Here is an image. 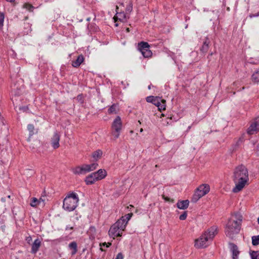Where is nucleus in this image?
<instances>
[{
    "label": "nucleus",
    "instance_id": "36",
    "mask_svg": "<svg viewBox=\"0 0 259 259\" xmlns=\"http://www.w3.org/2000/svg\"><path fill=\"white\" fill-rule=\"evenodd\" d=\"M132 215H133V213H128V214H126L124 217H123V219L125 220V223H126V224H127V222L131 219Z\"/></svg>",
    "mask_w": 259,
    "mask_h": 259
},
{
    "label": "nucleus",
    "instance_id": "54",
    "mask_svg": "<svg viewBox=\"0 0 259 259\" xmlns=\"http://www.w3.org/2000/svg\"><path fill=\"white\" fill-rule=\"evenodd\" d=\"M126 30L127 31H130L129 28H127Z\"/></svg>",
    "mask_w": 259,
    "mask_h": 259
},
{
    "label": "nucleus",
    "instance_id": "60",
    "mask_svg": "<svg viewBox=\"0 0 259 259\" xmlns=\"http://www.w3.org/2000/svg\"><path fill=\"white\" fill-rule=\"evenodd\" d=\"M227 10H228V11L229 10V7H228Z\"/></svg>",
    "mask_w": 259,
    "mask_h": 259
},
{
    "label": "nucleus",
    "instance_id": "17",
    "mask_svg": "<svg viewBox=\"0 0 259 259\" xmlns=\"http://www.w3.org/2000/svg\"><path fill=\"white\" fill-rule=\"evenodd\" d=\"M88 29L89 32H97L99 30V28L97 25L94 23L88 24Z\"/></svg>",
    "mask_w": 259,
    "mask_h": 259
},
{
    "label": "nucleus",
    "instance_id": "56",
    "mask_svg": "<svg viewBox=\"0 0 259 259\" xmlns=\"http://www.w3.org/2000/svg\"><path fill=\"white\" fill-rule=\"evenodd\" d=\"M87 20L88 21H90V18H88Z\"/></svg>",
    "mask_w": 259,
    "mask_h": 259
},
{
    "label": "nucleus",
    "instance_id": "9",
    "mask_svg": "<svg viewBox=\"0 0 259 259\" xmlns=\"http://www.w3.org/2000/svg\"><path fill=\"white\" fill-rule=\"evenodd\" d=\"M139 49L145 58H148L152 56V53L149 49V44L144 41L138 44Z\"/></svg>",
    "mask_w": 259,
    "mask_h": 259
},
{
    "label": "nucleus",
    "instance_id": "55",
    "mask_svg": "<svg viewBox=\"0 0 259 259\" xmlns=\"http://www.w3.org/2000/svg\"><path fill=\"white\" fill-rule=\"evenodd\" d=\"M148 89H149V90H150V89H151V85H150L148 86Z\"/></svg>",
    "mask_w": 259,
    "mask_h": 259
},
{
    "label": "nucleus",
    "instance_id": "35",
    "mask_svg": "<svg viewBox=\"0 0 259 259\" xmlns=\"http://www.w3.org/2000/svg\"><path fill=\"white\" fill-rule=\"evenodd\" d=\"M76 100L81 104L83 103L84 102V98L83 95L80 94L78 95L76 97Z\"/></svg>",
    "mask_w": 259,
    "mask_h": 259
},
{
    "label": "nucleus",
    "instance_id": "27",
    "mask_svg": "<svg viewBox=\"0 0 259 259\" xmlns=\"http://www.w3.org/2000/svg\"><path fill=\"white\" fill-rule=\"evenodd\" d=\"M97 173L99 174L100 180L104 179L107 175L106 171L102 169L98 170Z\"/></svg>",
    "mask_w": 259,
    "mask_h": 259
},
{
    "label": "nucleus",
    "instance_id": "3",
    "mask_svg": "<svg viewBox=\"0 0 259 259\" xmlns=\"http://www.w3.org/2000/svg\"><path fill=\"white\" fill-rule=\"evenodd\" d=\"M126 226V223H125V220L123 219V217H121L120 219L111 226L108 232L109 235L113 239L116 237H121Z\"/></svg>",
    "mask_w": 259,
    "mask_h": 259
},
{
    "label": "nucleus",
    "instance_id": "50",
    "mask_svg": "<svg viewBox=\"0 0 259 259\" xmlns=\"http://www.w3.org/2000/svg\"><path fill=\"white\" fill-rule=\"evenodd\" d=\"M68 229L72 230L73 229V227H69V226H67L66 228V230H67Z\"/></svg>",
    "mask_w": 259,
    "mask_h": 259
},
{
    "label": "nucleus",
    "instance_id": "53",
    "mask_svg": "<svg viewBox=\"0 0 259 259\" xmlns=\"http://www.w3.org/2000/svg\"><path fill=\"white\" fill-rule=\"evenodd\" d=\"M1 200H2V201H3V202H5V198H2L1 199Z\"/></svg>",
    "mask_w": 259,
    "mask_h": 259
},
{
    "label": "nucleus",
    "instance_id": "47",
    "mask_svg": "<svg viewBox=\"0 0 259 259\" xmlns=\"http://www.w3.org/2000/svg\"><path fill=\"white\" fill-rule=\"evenodd\" d=\"M256 153L257 155H259V143L257 145L256 150Z\"/></svg>",
    "mask_w": 259,
    "mask_h": 259
},
{
    "label": "nucleus",
    "instance_id": "38",
    "mask_svg": "<svg viewBox=\"0 0 259 259\" xmlns=\"http://www.w3.org/2000/svg\"><path fill=\"white\" fill-rule=\"evenodd\" d=\"M187 213L186 211H184L182 214H181L179 217V219L181 220H185L187 218Z\"/></svg>",
    "mask_w": 259,
    "mask_h": 259
},
{
    "label": "nucleus",
    "instance_id": "14",
    "mask_svg": "<svg viewBox=\"0 0 259 259\" xmlns=\"http://www.w3.org/2000/svg\"><path fill=\"white\" fill-rule=\"evenodd\" d=\"M210 43V40L208 38V37H206L205 40L204 41L203 43V45L200 48V51L203 54H205L209 49V44Z\"/></svg>",
    "mask_w": 259,
    "mask_h": 259
},
{
    "label": "nucleus",
    "instance_id": "13",
    "mask_svg": "<svg viewBox=\"0 0 259 259\" xmlns=\"http://www.w3.org/2000/svg\"><path fill=\"white\" fill-rule=\"evenodd\" d=\"M41 241L38 238L35 239L32 244L31 252L35 254L38 250L41 245Z\"/></svg>",
    "mask_w": 259,
    "mask_h": 259
},
{
    "label": "nucleus",
    "instance_id": "26",
    "mask_svg": "<svg viewBox=\"0 0 259 259\" xmlns=\"http://www.w3.org/2000/svg\"><path fill=\"white\" fill-rule=\"evenodd\" d=\"M39 204H40V201H39L38 199L35 197L31 198L30 205L32 207H36Z\"/></svg>",
    "mask_w": 259,
    "mask_h": 259
},
{
    "label": "nucleus",
    "instance_id": "1",
    "mask_svg": "<svg viewBox=\"0 0 259 259\" xmlns=\"http://www.w3.org/2000/svg\"><path fill=\"white\" fill-rule=\"evenodd\" d=\"M233 178L235 183L233 192L238 193L241 191L248 184L249 177L246 167L242 164L236 167L234 170Z\"/></svg>",
    "mask_w": 259,
    "mask_h": 259
},
{
    "label": "nucleus",
    "instance_id": "6",
    "mask_svg": "<svg viewBox=\"0 0 259 259\" xmlns=\"http://www.w3.org/2000/svg\"><path fill=\"white\" fill-rule=\"evenodd\" d=\"M210 191V187L208 184H202L196 190L193 195L191 201L196 202L200 198L207 194Z\"/></svg>",
    "mask_w": 259,
    "mask_h": 259
},
{
    "label": "nucleus",
    "instance_id": "5",
    "mask_svg": "<svg viewBox=\"0 0 259 259\" xmlns=\"http://www.w3.org/2000/svg\"><path fill=\"white\" fill-rule=\"evenodd\" d=\"M242 221V216L238 212H235L228 221V228L230 231L238 233L240 230V225Z\"/></svg>",
    "mask_w": 259,
    "mask_h": 259
},
{
    "label": "nucleus",
    "instance_id": "45",
    "mask_svg": "<svg viewBox=\"0 0 259 259\" xmlns=\"http://www.w3.org/2000/svg\"><path fill=\"white\" fill-rule=\"evenodd\" d=\"M102 245L104 246H106V247H108L111 245V243H108L107 244L106 242H105L102 244Z\"/></svg>",
    "mask_w": 259,
    "mask_h": 259
},
{
    "label": "nucleus",
    "instance_id": "48",
    "mask_svg": "<svg viewBox=\"0 0 259 259\" xmlns=\"http://www.w3.org/2000/svg\"><path fill=\"white\" fill-rule=\"evenodd\" d=\"M4 20H0V29L4 25Z\"/></svg>",
    "mask_w": 259,
    "mask_h": 259
},
{
    "label": "nucleus",
    "instance_id": "7",
    "mask_svg": "<svg viewBox=\"0 0 259 259\" xmlns=\"http://www.w3.org/2000/svg\"><path fill=\"white\" fill-rule=\"evenodd\" d=\"M119 6H116V14L114 17L115 22H116L117 20L121 22L125 21L127 18H129V16L124 12L122 7H124L123 3H119Z\"/></svg>",
    "mask_w": 259,
    "mask_h": 259
},
{
    "label": "nucleus",
    "instance_id": "25",
    "mask_svg": "<svg viewBox=\"0 0 259 259\" xmlns=\"http://www.w3.org/2000/svg\"><path fill=\"white\" fill-rule=\"evenodd\" d=\"M250 256L251 259H259V250L252 251L249 252Z\"/></svg>",
    "mask_w": 259,
    "mask_h": 259
},
{
    "label": "nucleus",
    "instance_id": "16",
    "mask_svg": "<svg viewBox=\"0 0 259 259\" xmlns=\"http://www.w3.org/2000/svg\"><path fill=\"white\" fill-rule=\"evenodd\" d=\"M84 57L82 55H79L76 60L72 62V65L74 67H78L83 62Z\"/></svg>",
    "mask_w": 259,
    "mask_h": 259
},
{
    "label": "nucleus",
    "instance_id": "11",
    "mask_svg": "<svg viewBox=\"0 0 259 259\" xmlns=\"http://www.w3.org/2000/svg\"><path fill=\"white\" fill-rule=\"evenodd\" d=\"M230 251L231 253L232 259H238L240 251L238 247L233 243L229 244Z\"/></svg>",
    "mask_w": 259,
    "mask_h": 259
},
{
    "label": "nucleus",
    "instance_id": "44",
    "mask_svg": "<svg viewBox=\"0 0 259 259\" xmlns=\"http://www.w3.org/2000/svg\"><path fill=\"white\" fill-rule=\"evenodd\" d=\"M162 198L166 201H171L170 199L169 198H168L167 196H165L164 195H162Z\"/></svg>",
    "mask_w": 259,
    "mask_h": 259
},
{
    "label": "nucleus",
    "instance_id": "8",
    "mask_svg": "<svg viewBox=\"0 0 259 259\" xmlns=\"http://www.w3.org/2000/svg\"><path fill=\"white\" fill-rule=\"evenodd\" d=\"M122 126L121 118L117 116L112 124V135L115 139H117L120 135V131Z\"/></svg>",
    "mask_w": 259,
    "mask_h": 259
},
{
    "label": "nucleus",
    "instance_id": "51",
    "mask_svg": "<svg viewBox=\"0 0 259 259\" xmlns=\"http://www.w3.org/2000/svg\"><path fill=\"white\" fill-rule=\"evenodd\" d=\"M21 93V91H20V89L19 92H18V95H20Z\"/></svg>",
    "mask_w": 259,
    "mask_h": 259
},
{
    "label": "nucleus",
    "instance_id": "37",
    "mask_svg": "<svg viewBox=\"0 0 259 259\" xmlns=\"http://www.w3.org/2000/svg\"><path fill=\"white\" fill-rule=\"evenodd\" d=\"M98 165V163H93L91 164H88V166H89L90 169H91V171L94 170L95 169L97 166Z\"/></svg>",
    "mask_w": 259,
    "mask_h": 259
},
{
    "label": "nucleus",
    "instance_id": "12",
    "mask_svg": "<svg viewBox=\"0 0 259 259\" xmlns=\"http://www.w3.org/2000/svg\"><path fill=\"white\" fill-rule=\"evenodd\" d=\"M60 139V135L56 131L55 132L52 137L51 138V143L52 146L54 149H56L59 147V141Z\"/></svg>",
    "mask_w": 259,
    "mask_h": 259
},
{
    "label": "nucleus",
    "instance_id": "28",
    "mask_svg": "<svg viewBox=\"0 0 259 259\" xmlns=\"http://www.w3.org/2000/svg\"><path fill=\"white\" fill-rule=\"evenodd\" d=\"M251 239L253 245L256 246L259 244V235L252 236Z\"/></svg>",
    "mask_w": 259,
    "mask_h": 259
},
{
    "label": "nucleus",
    "instance_id": "39",
    "mask_svg": "<svg viewBox=\"0 0 259 259\" xmlns=\"http://www.w3.org/2000/svg\"><path fill=\"white\" fill-rule=\"evenodd\" d=\"M92 175H93V177L94 178V179H95V180H96L97 181L101 180L99 176V174L97 173V171L93 172L92 173Z\"/></svg>",
    "mask_w": 259,
    "mask_h": 259
},
{
    "label": "nucleus",
    "instance_id": "59",
    "mask_svg": "<svg viewBox=\"0 0 259 259\" xmlns=\"http://www.w3.org/2000/svg\"><path fill=\"white\" fill-rule=\"evenodd\" d=\"M161 116H164V114H161Z\"/></svg>",
    "mask_w": 259,
    "mask_h": 259
},
{
    "label": "nucleus",
    "instance_id": "4",
    "mask_svg": "<svg viewBox=\"0 0 259 259\" xmlns=\"http://www.w3.org/2000/svg\"><path fill=\"white\" fill-rule=\"evenodd\" d=\"M79 198L76 193L72 192L68 194L64 199L63 207L68 211L74 210L78 205Z\"/></svg>",
    "mask_w": 259,
    "mask_h": 259
},
{
    "label": "nucleus",
    "instance_id": "24",
    "mask_svg": "<svg viewBox=\"0 0 259 259\" xmlns=\"http://www.w3.org/2000/svg\"><path fill=\"white\" fill-rule=\"evenodd\" d=\"M72 172L75 175H82L83 174V169L81 166H76L72 168Z\"/></svg>",
    "mask_w": 259,
    "mask_h": 259
},
{
    "label": "nucleus",
    "instance_id": "19",
    "mask_svg": "<svg viewBox=\"0 0 259 259\" xmlns=\"http://www.w3.org/2000/svg\"><path fill=\"white\" fill-rule=\"evenodd\" d=\"M96 181H97L95 180V179H94L93 175H92V174L87 177L85 179V182L87 185L93 184Z\"/></svg>",
    "mask_w": 259,
    "mask_h": 259
},
{
    "label": "nucleus",
    "instance_id": "20",
    "mask_svg": "<svg viewBox=\"0 0 259 259\" xmlns=\"http://www.w3.org/2000/svg\"><path fill=\"white\" fill-rule=\"evenodd\" d=\"M102 154L103 152L101 150H97L92 153V157L95 160L97 161L98 159L101 158Z\"/></svg>",
    "mask_w": 259,
    "mask_h": 259
},
{
    "label": "nucleus",
    "instance_id": "43",
    "mask_svg": "<svg viewBox=\"0 0 259 259\" xmlns=\"http://www.w3.org/2000/svg\"><path fill=\"white\" fill-rule=\"evenodd\" d=\"M26 241L28 243L30 244L31 242L32 241V237L30 236L27 237L26 238Z\"/></svg>",
    "mask_w": 259,
    "mask_h": 259
},
{
    "label": "nucleus",
    "instance_id": "29",
    "mask_svg": "<svg viewBox=\"0 0 259 259\" xmlns=\"http://www.w3.org/2000/svg\"><path fill=\"white\" fill-rule=\"evenodd\" d=\"M23 8H25L29 12H33L34 9V7L30 4L25 3L23 5Z\"/></svg>",
    "mask_w": 259,
    "mask_h": 259
},
{
    "label": "nucleus",
    "instance_id": "42",
    "mask_svg": "<svg viewBox=\"0 0 259 259\" xmlns=\"http://www.w3.org/2000/svg\"><path fill=\"white\" fill-rule=\"evenodd\" d=\"M123 256L121 253H118L115 258V259H123Z\"/></svg>",
    "mask_w": 259,
    "mask_h": 259
},
{
    "label": "nucleus",
    "instance_id": "21",
    "mask_svg": "<svg viewBox=\"0 0 259 259\" xmlns=\"http://www.w3.org/2000/svg\"><path fill=\"white\" fill-rule=\"evenodd\" d=\"M69 247L70 249L72 250L71 252L72 255H74L77 252V243L73 241L71 242L69 244Z\"/></svg>",
    "mask_w": 259,
    "mask_h": 259
},
{
    "label": "nucleus",
    "instance_id": "18",
    "mask_svg": "<svg viewBox=\"0 0 259 259\" xmlns=\"http://www.w3.org/2000/svg\"><path fill=\"white\" fill-rule=\"evenodd\" d=\"M118 111V106L117 104H114L110 107L108 110L109 114H116Z\"/></svg>",
    "mask_w": 259,
    "mask_h": 259
},
{
    "label": "nucleus",
    "instance_id": "30",
    "mask_svg": "<svg viewBox=\"0 0 259 259\" xmlns=\"http://www.w3.org/2000/svg\"><path fill=\"white\" fill-rule=\"evenodd\" d=\"M27 129L29 132V136L30 137L34 135V126L33 124H29L27 126Z\"/></svg>",
    "mask_w": 259,
    "mask_h": 259
},
{
    "label": "nucleus",
    "instance_id": "46",
    "mask_svg": "<svg viewBox=\"0 0 259 259\" xmlns=\"http://www.w3.org/2000/svg\"><path fill=\"white\" fill-rule=\"evenodd\" d=\"M5 15L4 13H1L0 14V20H4Z\"/></svg>",
    "mask_w": 259,
    "mask_h": 259
},
{
    "label": "nucleus",
    "instance_id": "52",
    "mask_svg": "<svg viewBox=\"0 0 259 259\" xmlns=\"http://www.w3.org/2000/svg\"><path fill=\"white\" fill-rule=\"evenodd\" d=\"M22 109L24 110H25L26 109H28V107H23Z\"/></svg>",
    "mask_w": 259,
    "mask_h": 259
},
{
    "label": "nucleus",
    "instance_id": "32",
    "mask_svg": "<svg viewBox=\"0 0 259 259\" xmlns=\"http://www.w3.org/2000/svg\"><path fill=\"white\" fill-rule=\"evenodd\" d=\"M163 100V99H161V98L156 97L153 100V104L158 107V105H160L161 101Z\"/></svg>",
    "mask_w": 259,
    "mask_h": 259
},
{
    "label": "nucleus",
    "instance_id": "2",
    "mask_svg": "<svg viewBox=\"0 0 259 259\" xmlns=\"http://www.w3.org/2000/svg\"><path fill=\"white\" fill-rule=\"evenodd\" d=\"M217 234V228L214 226L208 229L201 236L195 240V246L197 248H205L209 244Z\"/></svg>",
    "mask_w": 259,
    "mask_h": 259
},
{
    "label": "nucleus",
    "instance_id": "57",
    "mask_svg": "<svg viewBox=\"0 0 259 259\" xmlns=\"http://www.w3.org/2000/svg\"><path fill=\"white\" fill-rule=\"evenodd\" d=\"M142 131H143V129H142V128H141V129L140 130V132H142Z\"/></svg>",
    "mask_w": 259,
    "mask_h": 259
},
{
    "label": "nucleus",
    "instance_id": "49",
    "mask_svg": "<svg viewBox=\"0 0 259 259\" xmlns=\"http://www.w3.org/2000/svg\"><path fill=\"white\" fill-rule=\"evenodd\" d=\"M4 224V222L2 220H0V227H2L3 225Z\"/></svg>",
    "mask_w": 259,
    "mask_h": 259
},
{
    "label": "nucleus",
    "instance_id": "33",
    "mask_svg": "<svg viewBox=\"0 0 259 259\" xmlns=\"http://www.w3.org/2000/svg\"><path fill=\"white\" fill-rule=\"evenodd\" d=\"M259 63V60H253L252 59H249L247 62L246 63V65H248V64H257Z\"/></svg>",
    "mask_w": 259,
    "mask_h": 259
},
{
    "label": "nucleus",
    "instance_id": "40",
    "mask_svg": "<svg viewBox=\"0 0 259 259\" xmlns=\"http://www.w3.org/2000/svg\"><path fill=\"white\" fill-rule=\"evenodd\" d=\"M155 97L153 96H149L146 98V101L149 103H152L153 104V100Z\"/></svg>",
    "mask_w": 259,
    "mask_h": 259
},
{
    "label": "nucleus",
    "instance_id": "23",
    "mask_svg": "<svg viewBox=\"0 0 259 259\" xmlns=\"http://www.w3.org/2000/svg\"><path fill=\"white\" fill-rule=\"evenodd\" d=\"M251 80L254 83L259 82V69L252 74Z\"/></svg>",
    "mask_w": 259,
    "mask_h": 259
},
{
    "label": "nucleus",
    "instance_id": "10",
    "mask_svg": "<svg viewBox=\"0 0 259 259\" xmlns=\"http://www.w3.org/2000/svg\"><path fill=\"white\" fill-rule=\"evenodd\" d=\"M259 131V117L255 118L251 123L247 130V133L253 135Z\"/></svg>",
    "mask_w": 259,
    "mask_h": 259
},
{
    "label": "nucleus",
    "instance_id": "31",
    "mask_svg": "<svg viewBox=\"0 0 259 259\" xmlns=\"http://www.w3.org/2000/svg\"><path fill=\"white\" fill-rule=\"evenodd\" d=\"M166 107V101L164 100L161 101L160 105H158V110L160 111L162 110H164Z\"/></svg>",
    "mask_w": 259,
    "mask_h": 259
},
{
    "label": "nucleus",
    "instance_id": "15",
    "mask_svg": "<svg viewBox=\"0 0 259 259\" xmlns=\"http://www.w3.org/2000/svg\"><path fill=\"white\" fill-rule=\"evenodd\" d=\"M189 201L188 200L179 201L177 204V207L181 209H185L188 207Z\"/></svg>",
    "mask_w": 259,
    "mask_h": 259
},
{
    "label": "nucleus",
    "instance_id": "58",
    "mask_svg": "<svg viewBox=\"0 0 259 259\" xmlns=\"http://www.w3.org/2000/svg\"><path fill=\"white\" fill-rule=\"evenodd\" d=\"M31 175H32V173H33V171L31 170Z\"/></svg>",
    "mask_w": 259,
    "mask_h": 259
},
{
    "label": "nucleus",
    "instance_id": "34",
    "mask_svg": "<svg viewBox=\"0 0 259 259\" xmlns=\"http://www.w3.org/2000/svg\"><path fill=\"white\" fill-rule=\"evenodd\" d=\"M83 174H85L87 172L91 171L88 164H84L82 166Z\"/></svg>",
    "mask_w": 259,
    "mask_h": 259
},
{
    "label": "nucleus",
    "instance_id": "41",
    "mask_svg": "<svg viewBox=\"0 0 259 259\" xmlns=\"http://www.w3.org/2000/svg\"><path fill=\"white\" fill-rule=\"evenodd\" d=\"M39 201H40V204L41 202H42V205H44L45 204V202L46 201V197L45 196H41L40 198L38 199Z\"/></svg>",
    "mask_w": 259,
    "mask_h": 259
},
{
    "label": "nucleus",
    "instance_id": "22",
    "mask_svg": "<svg viewBox=\"0 0 259 259\" xmlns=\"http://www.w3.org/2000/svg\"><path fill=\"white\" fill-rule=\"evenodd\" d=\"M125 13L129 16L133 10V2L132 0H128V2L126 6Z\"/></svg>",
    "mask_w": 259,
    "mask_h": 259
}]
</instances>
